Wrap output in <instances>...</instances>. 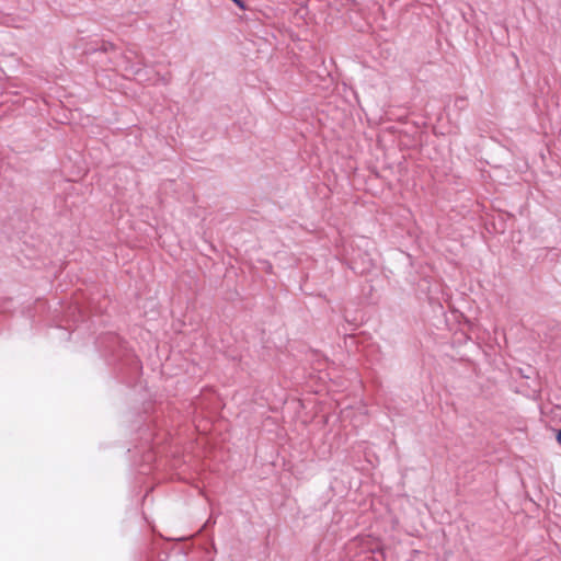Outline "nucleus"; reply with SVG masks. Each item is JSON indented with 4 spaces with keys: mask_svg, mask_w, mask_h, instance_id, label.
<instances>
[{
    "mask_svg": "<svg viewBox=\"0 0 561 561\" xmlns=\"http://www.w3.org/2000/svg\"><path fill=\"white\" fill-rule=\"evenodd\" d=\"M96 345L107 364L116 366L121 381L134 388L138 382L140 366L129 342L115 333H105L98 337Z\"/></svg>",
    "mask_w": 561,
    "mask_h": 561,
    "instance_id": "1",
    "label": "nucleus"
},
{
    "mask_svg": "<svg viewBox=\"0 0 561 561\" xmlns=\"http://www.w3.org/2000/svg\"><path fill=\"white\" fill-rule=\"evenodd\" d=\"M128 455L133 457V461L130 463V472L134 474L135 479H137L138 476V459H139V450L137 446H135L134 449H128Z\"/></svg>",
    "mask_w": 561,
    "mask_h": 561,
    "instance_id": "2",
    "label": "nucleus"
},
{
    "mask_svg": "<svg viewBox=\"0 0 561 561\" xmlns=\"http://www.w3.org/2000/svg\"><path fill=\"white\" fill-rule=\"evenodd\" d=\"M131 417H133V423H134L133 430L138 431L140 428V426L137 422L138 413L137 412L133 413Z\"/></svg>",
    "mask_w": 561,
    "mask_h": 561,
    "instance_id": "3",
    "label": "nucleus"
},
{
    "mask_svg": "<svg viewBox=\"0 0 561 561\" xmlns=\"http://www.w3.org/2000/svg\"><path fill=\"white\" fill-rule=\"evenodd\" d=\"M234 3H237L240 8H244L243 2L241 0H232Z\"/></svg>",
    "mask_w": 561,
    "mask_h": 561,
    "instance_id": "4",
    "label": "nucleus"
},
{
    "mask_svg": "<svg viewBox=\"0 0 561 561\" xmlns=\"http://www.w3.org/2000/svg\"><path fill=\"white\" fill-rule=\"evenodd\" d=\"M557 440L561 445V430L557 434Z\"/></svg>",
    "mask_w": 561,
    "mask_h": 561,
    "instance_id": "5",
    "label": "nucleus"
},
{
    "mask_svg": "<svg viewBox=\"0 0 561 561\" xmlns=\"http://www.w3.org/2000/svg\"><path fill=\"white\" fill-rule=\"evenodd\" d=\"M78 312H79V317L83 320V318L85 317L84 312L81 309H78Z\"/></svg>",
    "mask_w": 561,
    "mask_h": 561,
    "instance_id": "6",
    "label": "nucleus"
}]
</instances>
